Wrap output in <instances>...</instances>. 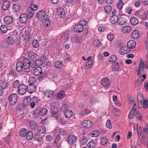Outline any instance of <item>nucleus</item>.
Returning a JSON list of instances; mask_svg holds the SVG:
<instances>
[{
  "instance_id": "nucleus-1",
  "label": "nucleus",
  "mask_w": 148,
  "mask_h": 148,
  "mask_svg": "<svg viewBox=\"0 0 148 148\" xmlns=\"http://www.w3.org/2000/svg\"><path fill=\"white\" fill-rule=\"evenodd\" d=\"M29 60L27 58H25L22 61H20L17 62L16 64V70L18 72L21 71L23 68L27 69L29 67L28 62Z\"/></svg>"
},
{
  "instance_id": "nucleus-2",
  "label": "nucleus",
  "mask_w": 148,
  "mask_h": 148,
  "mask_svg": "<svg viewBox=\"0 0 148 148\" xmlns=\"http://www.w3.org/2000/svg\"><path fill=\"white\" fill-rule=\"evenodd\" d=\"M36 80V79L33 77H30L29 80V81L31 82V83L27 87V90L30 93H32L34 92L36 89V86L34 84Z\"/></svg>"
},
{
  "instance_id": "nucleus-3",
  "label": "nucleus",
  "mask_w": 148,
  "mask_h": 148,
  "mask_svg": "<svg viewBox=\"0 0 148 148\" xmlns=\"http://www.w3.org/2000/svg\"><path fill=\"white\" fill-rule=\"evenodd\" d=\"M17 99V95L16 93H12L8 97V100L9 101L10 105L11 106L15 105Z\"/></svg>"
},
{
  "instance_id": "nucleus-4",
  "label": "nucleus",
  "mask_w": 148,
  "mask_h": 148,
  "mask_svg": "<svg viewBox=\"0 0 148 148\" xmlns=\"http://www.w3.org/2000/svg\"><path fill=\"white\" fill-rule=\"evenodd\" d=\"M27 90L26 86L24 84H20L18 87V92L20 95H23L26 92Z\"/></svg>"
},
{
  "instance_id": "nucleus-5",
  "label": "nucleus",
  "mask_w": 148,
  "mask_h": 148,
  "mask_svg": "<svg viewBox=\"0 0 148 148\" xmlns=\"http://www.w3.org/2000/svg\"><path fill=\"white\" fill-rule=\"evenodd\" d=\"M36 16L38 18L40 21L45 20L46 17L45 11L43 10H40L37 12Z\"/></svg>"
},
{
  "instance_id": "nucleus-6",
  "label": "nucleus",
  "mask_w": 148,
  "mask_h": 148,
  "mask_svg": "<svg viewBox=\"0 0 148 148\" xmlns=\"http://www.w3.org/2000/svg\"><path fill=\"white\" fill-rule=\"evenodd\" d=\"M47 110L45 108H42L38 111V113H36V112H34V116L35 117H38L39 116H44L46 114L47 112Z\"/></svg>"
},
{
  "instance_id": "nucleus-7",
  "label": "nucleus",
  "mask_w": 148,
  "mask_h": 148,
  "mask_svg": "<svg viewBox=\"0 0 148 148\" xmlns=\"http://www.w3.org/2000/svg\"><path fill=\"white\" fill-rule=\"evenodd\" d=\"M76 136L73 134H71L67 137V142L69 144L72 145L76 142Z\"/></svg>"
},
{
  "instance_id": "nucleus-8",
  "label": "nucleus",
  "mask_w": 148,
  "mask_h": 148,
  "mask_svg": "<svg viewBox=\"0 0 148 148\" xmlns=\"http://www.w3.org/2000/svg\"><path fill=\"white\" fill-rule=\"evenodd\" d=\"M92 125L91 122L89 121H84L82 124V127L86 129L90 128Z\"/></svg>"
},
{
  "instance_id": "nucleus-9",
  "label": "nucleus",
  "mask_w": 148,
  "mask_h": 148,
  "mask_svg": "<svg viewBox=\"0 0 148 148\" xmlns=\"http://www.w3.org/2000/svg\"><path fill=\"white\" fill-rule=\"evenodd\" d=\"M102 85L104 88H106L109 87L110 83L109 79L106 78H103L101 81Z\"/></svg>"
},
{
  "instance_id": "nucleus-10",
  "label": "nucleus",
  "mask_w": 148,
  "mask_h": 148,
  "mask_svg": "<svg viewBox=\"0 0 148 148\" xmlns=\"http://www.w3.org/2000/svg\"><path fill=\"white\" fill-rule=\"evenodd\" d=\"M34 73L35 75L37 76H39L42 73V71L41 67H38L34 69Z\"/></svg>"
},
{
  "instance_id": "nucleus-11",
  "label": "nucleus",
  "mask_w": 148,
  "mask_h": 148,
  "mask_svg": "<svg viewBox=\"0 0 148 148\" xmlns=\"http://www.w3.org/2000/svg\"><path fill=\"white\" fill-rule=\"evenodd\" d=\"M28 19L27 14L25 13H23L21 14L19 18L20 21L22 23H25L27 19Z\"/></svg>"
},
{
  "instance_id": "nucleus-12",
  "label": "nucleus",
  "mask_w": 148,
  "mask_h": 148,
  "mask_svg": "<svg viewBox=\"0 0 148 148\" xmlns=\"http://www.w3.org/2000/svg\"><path fill=\"white\" fill-rule=\"evenodd\" d=\"M57 14L61 18L64 17L65 12L64 9L62 8H58L57 10Z\"/></svg>"
},
{
  "instance_id": "nucleus-13",
  "label": "nucleus",
  "mask_w": 148,
  "mask_h": 148,
  "mask_svg": "<svg viewBox=\"0 0 148 148\" xmlns=\"http://www.w3.org/2000/svg\"><path fill=\"white\" fill-rule=\"evenodd\" d=\"M31 101V97L29 96L26 97L23 101L22 103L24 106L26 107L29 105Z\"/></svg>"
},
{
  "instance_id": "nucleus-14",
  "label": "nucleus",
  "mask_w": 148,
  "mask_h": 148,
  "mask_svg": "<svg viewBox=\"0 0 148 148\" xmlns=\"http://www.w3.org/2000/svg\"><path fill=\"white\" fill-rule=\"evenodd\" d=\"M8 86L7 82L4 80H1L0 81V90H3L6 88Z\"/></svg>"
},
{
  "instance_id": "nucleus-15",
  "label": "nucleus",
  "mask_w": 148,
  "mask_h": 148,
  "mask_svg": "<svg viewBox=\"0 0 148 148\" xmlns=\"http://www.w3.org/2000/svg\"><path fill=\"white\" fill-rule=\"evenodd\" d=\"M54 94L53 91L50 90H46L44 92V96L48 98L52 97Z\"/></svg>"
},
{
  "instance_id": "nucleus-16",
  "label": "nucleus",
  "mask_w": 148,
  "mask_h": 148,
  "mask_svg": "<svg viewBox=\"0 0 148 148\" xmlns=\"http://www.w3.org/2000/svg\"><path fill=\"white\" fill-rule=\"evenodd\" d=\"M3 21L7 25H9L12 23L13 18L11 16H8L4 18Z\"/></svg>"
},
{
  "instance_id": "nucleus-17",
  "label": "nucleus",
  "mask_w": 148,
  "mask_h": 148,
  "mask_svg": "<svg viewBox=\"0 0 148 148\" xmlns=\"http://www.w3.org/2000/svg\"><path fill=\"white\" fill-rule=\"evenodd\" d=\"M61 130L60 129H57L55 130L54 135L56 137V141H57L60 138V135L61 134Z\"/></svg>"
},
{
  "instance_id": "nucleus-18",
  "label": "nucleus",
  "mask_w": 148,
  "mask_h": 148,
  "mask_svg": "<svg viewBox=\"0 0 148 148\" xmlns=\"http://www.w3.org/2000/svg\"><path fill=\"white\" fill-rule=\"evenodd\" d=\"M139 32L138 30H135L131 34V37L133 38L137 39L139 37Z\"/></svg>"
},
{
  "instance_id": "nucleus-19",
  "label": "nucleus",
  "mask_w": 148,
  "mask_h": 148,
  "mask_svg": "<svg viewBox=\"0 0 148 148\" xmlns=\"http://www.w3.org/2000/svg\"><path fill=\"white\" fill-rule=\"evenodd\" d=\"M119 51L121 54H125L130 52V50L127 47L124 46L121 48Z\"/></svg>"
},
{
  "instance_id": "nucleus-20",
  "label": "nucleus",
  "mask_w": 148,
  "mask_h": 148,
  "mask_svg": "<svg viewBox=\"0 0 148 148\" xmlns=\"http://www.w3.org/2000/svg\"><path fill=\"white\" fill-rule=\"evenodd\" d=\"M84 30V27L81 25H77L74 28V31L80 33Z\"/></svg>"
},
{
  "instance_id": "nucleus-21",
  "label": "nucleus",
  "mask_w": 148,
  "mask_h": 148,
  "mask_svg": "<svg viewBox=\"0 0 148 148\" xmlns=\"http://www.w3.org/2000/svg\"><path fill=\"white\" fill-rule=\"evenodd\" d=\"M136 42L133 40H130L128 42L127 46L129 49H133L136 46Z\"/></svg>"
},
{
  "instance_id": "nucleus-22",
  "label": "nucleus",
  "mask_w": 148,
  "mask_h": 148,
  "mask_svg": "<svg viewBox=\"0 0 148 148\" xmlns=\"http://www.w3.org/2000/svg\"><path fill=\"white\" fill-rule=\"evenodd\" d=\"M132 30V27L130 26H125L122 29V31L123 33H127L130 32Z\"/></svg>"
},
{
  "instance_id": "nucleus-23",
  "label": "nucleus",
  "mask_w": 148,
  "mask_h": 148,
  "mask_svg": "<svg viewBox=\"0 0 148 148\" xmlns=\"http://www.w3.org/2000/svg\"><path fill=\"white\" fill-rule=\"evenodd\" d=\"M73 114V113L72 111L69 110H65L64 112V116L65 117L68 119L71 118Z\"/></svg>"
},
{
  "instance_id": "nucleus-24",
  "label": "nucleus",
  "mask_w": 148,
  "mask_h": 148,
  "mask_svg": "<svg viewBox=\"0 0 148 148\" xmlns=\"http://www.w3.org/2000/svg\"><path fill=\"white\" fill-rule=\"evenodd\" d=\"M118 16L116 15H114L111 16L110 21L111 23L113 24H116L118 20Z\"/></svg>"
},
{
  "instance_id": "nucleus-25",
  "label": "nucleus",
  "mask_w": 148,
  "mask_h": 148,
  "mask_svg": "<svg viewBox=\"0 0 148 148\" xmlns=\"http://www.w3.org/2000/svg\"><path fill=\"white\" fill-rule=\"evenodd\" d=\"M10 6V2L9 1H6L3 3L2 7V9L3 10H7Z\"/></svg>"
},
{
  "instance_id": "nucleus-26",
  "label": "nucleus",
  "mask_w": 148,
  "mask_h": 148,
  "mask_svg": "<svg viewBox=\"0 0 148 148\" xmlns=\"http://www.w3.org/2000/svg\"><path fill=\"white\" fill-rule=\"evenodd\" d=\"M54 66L58 69H61L63 66L62 62L59 61H56L54 63Z\"/></svg>"
},
{
  "instance_id": "nucleus-27",
  "label": "nucleus",
  "mask_w": 148,
  "mask_h": 148,
  "mask_svg": "<svg viewBox=\"0 0 148 148\" xmlns=\"http://www.w3.org/2000/svg\"><path fill=\"white\" fill-rule=\"evenodd\" d=\"M38 8V6L37 5L31 4L28 7L27 9L28 11L31 10V11H34L36 10Z\"/></svg>"
},
{
  "instance_id": "nucleus-28",
  "label": "nucleus",
  "mask_w": 148,
  "mask_h": 148,
  "mask_svg": "<svg viewBox=\"0 0 148 148\" xmlns=\"http://www.w3.org/2000/svg\"><path fill=\"white\" fill-rule=\"evenodd\" d=\"M27 132V130L25 128H23L21 129L20 131V136L22 137H25L26 135Z\"/></svg>"
},
{
  "instance_id": "nucleus-29",
  "label": "nucleus",
  "mask_w": 148,
  "mask_h": 148,
  "mask_svg": "<svg viewBox=\"0 0 148 148\" xmlns=\"http://www.w3.org/2000/svg\"><path fill=\"white\" fill-rule=\"evenodd\" d=\"M57 98L60 99H62L65 96L64 91L63 90L60 91L57 94Z\"/></svg>"
},
{
  "instance_id": "nucleus-30",
  "label": "nucleus",
  "mask_w": 148,
  "mask_h": 148,
  "mask_svg": "<svg viewBox=\"0 0 148 148\" xmlns=\"http://www.w3.org/2000/svg\"><path fill=\"white\" fill-rule=\"evenodd\" d=\"M29 127L32 130L35 129L37 127L36 122L33 121H31L29 123Z\"/></svg>"
},
{
  "instance_id": "nucleus-31",
  "label": "nucleus",
  "mask_w": 148,
  "mask_h": 148,
  "mask_svg": "<svg viewBox=\"0 0 148 148\" xmlns=\"http://www.w3.org/2000/svg\"><path fill=\"white\" fill-rule=\"evenodd\" d=\"M27 134L26 138L28 140H31L33 137V134L31 131H29L28 132H27Z\"/></svg>"
},
{
  "instance_id": "nucleus-32",
  "label": "nucleus",
  "mask_w": 148,
  "mask_h": 148,
  "mask_svg": "<svg viewBox=\"0 0 148 148\" xmlns=\"http://www.w3.org/2000/svg\"><path fill=\"white\" fill-rule=\"evenodd\" d=\"M130 22L132 24L135 25L138 23V20L136 18L132 17L130 18Z\"/></svg>"
},
{
  "instance_id": "nucleus-33",
  "label": "nucleus",
  "mask_w": 148,
  "mask_h": 148,
  "mask_svg": "<svg viewBox=\"0 0 148 148\" xmlns=\"http://www.w3.org/2000/svg\"><path fill=\"white\" fill-rule=\"evenodd\" d=\"M117 58L115 55H111L108 60L109 62L111 63H113L116 60Z\"/></svg>"
},
{
  "instance_id": "nucleus-34",
  "label": "nucleus",
  "mask_w": 148,
  "mask_h": 148,
  "mask_svg": "<svg viewBox=\"0 0 148 148\" xmlns=\"http://www.w3.org/2000/svg\"><path fill=\"white\" fill-rule=\"evenodd\" d=\"M138 104L140 108L144 107L145 108H147L148 107V100L147 99H145L144 101L143 105H141V106L140 105L139 103H138Z\"/></svg>"
},
{
  "instance_id": "nucleus-35",
  "label": "nucleus",
  "mask_w": 148,
  "mask_h": 148,
  "mask_svg": "<svg viewBox=\"0 0 148 148\" xmlns=\"http://www.w3.org/2000/svg\"><path fill=\"white\" fill-rule=\"evenodd\" d=\"M93 44L95 47H98L101 45V42L98 39H95L93 42Z\"/></svg>"
},
{
  "instance_id": "nucleus-36",
  "label": "nucleus",
  "mask_w": 148,
  "mask_h": 148,
  "mask_svg": "<svg viewBox=\"0 0 148 148\" xmlns=\"http://www.w3.org/2000/svg\"><path fill=\"white\" fill-rule=\"evenodd\" d=\"M46 128L44 126H42L38 128V131L39 134H43L46 131Z\"/></svg>"
},
{
  "instance_id": "nucleus-37",
  "label": "nucleus",
  "mask_w": 148,
  "mask_h": 148,
  "mask_svg": "<svg viewBox=\"0 0 148 148\" xmlns=\"http://www.w3.org/2000/svg\"><path fill=\"white\" fill-rule=\"evenodd\" d=\"M134 115L136 116L137 119L139 120L142 121L143 119V116L141 115L139 112L138 111L136 112Z\"/></svg>"
},
{
  "instance_id": "nucleus-38",
  "label": "nucleus",
  "mask_w": 148,
  "mask_h": 148,
  "mask_svg": "<svg viewBox=\"0 0 148 148\" xmlns=\"http://www.w3.org/2000/svg\"><path fill=\"white\" fill-rule=\"evenodd\" d=\"M117 22L119 25H122L124 24L125 23V21L123 18L121 17L119 19H118Z\"/></svg>"
},
{
  "instance_id": "nucleus-39",
  "label": "nucleus",
  "mask_w": 148,
  "mask_h": 148,
  "mask_svg": "<svg viewBox=\"0 0 148 148\" xmlns=\"http://www.w3.org/2000/svg\"><path fill=\"white\" fill-rule=\"evenodd\" d=\"M93 64V61H87L86 63V69H89L91 67Z\"/></svg>"
},
{
  "instance_id": "nucleus-40",
  "label": "nucleus",
  "mask_w": 148,
  "mask_h": 148,
  "mask_svg": "<svg viewBox=\"0 0 148 148\" xmlns=\"http://www.w3.org/2000/svg\"><path fill=\"white\" fill-rule=\"evenodd\" d=\"M96 146V144L93 141H90L87 144V146L88 148H94Z\"/></svg>"
},
{
  "instance_id": "nucleus-41",
  "label": "nucleus",
  "mask_w": 148,
  "mask_h": 148,
  "mask_svg": "<svg viewBox=\"0 0 148 148\" xmlns=\"http://www.w3.org/2000/svg\"><path fill=\"white\" fill-rule=\"evenodd\" d=\"M7 42L9 45H12L14 43V39L12 37L9 36L8 37Z\"/></svg>"
},
{
  "instance_id": "nucleus-42",
  "label": "nucleus",
  "mask_w": 148,
  "mask_h": 148,
  "mask_svg": "<svg viewBox=\"0 0 148 148\" xmlns=\"http://www.w3.org/2000/svg\"><path fill=\"white\" fill-rule=\"evenodd\" d=\"M13 9L16 12H18L19 11L21 8L20 5L18 4H15L13 5Z\"/></svg>"
},
{
  "instance_id": "nucleus-43",
  "label": "nucleus",
  "mask_w": 148,
  "mask_h": 148,
  "mask_svg": "<svg viewBox=\"0 0 148 148\" xmlns=\"http://www.w3.org/2000/svg\"><path fill=\"white\" fill-rule=\"evenodd\" d=\"M1 31L3 33H5L8 30L7 28L4 25H2L0 27Z\"/></svg>"
},
{
  "instance_id": "nucleus-44",
  "label": "nucleus",
  "mask_w": 148,
  "mask_h": 148,
  "mask_svg": "<svg viewBox=\"0 0 148 148\" xmlns=\"http://www.w3.org/2000/svg\"><path fill=\"white\" fill-rule=\"evenodd\" d=\"M112 9L111 6L110 5H106L105 7V10L108 14H109L110 13Z\"/></svg>"
},
{
  "instance_id": "nucleus-45",
  "label": "nucleus",
  "mask_w": 148,
  "mask_h": 148,
  "mask_svg": "<svg viewBox=\"0 0 148 148\" xmlns=\"http://www.w3.org/2000/svg\"><path fill=\"white\" fill-rule=\"evenodd\" d=\"M44 25L46 27H48L50 25V21L48 18H46L45 21L44 23Z\"/></svg>"
},
{
  "instance_id": "nucleus-46",
  "label": "nucleus",
  "mask_w": 148,
  "mask_h": 148,
  "mask_svg": "<svg viewBox=\"0 0 148 148\" xmlns=\"http://www.w3.org/2000/svg\"><path fill=\"white\" fill-rule=\"evenodd\" d=\"M123 5V3L122 0H119L117 4V8L119 10L121 9Z\"/></svg>"
},
{
  "instance_id": "nucleus-47",
  "label": "nucleus",
  "mask_w": 148,
  "mask_h": 148,
  "mask_svg": "<svg viewBox=\"0 0 148 148\" xmlns=\"http://www.w3.org/2000/svg\"><path fill=\"white\" fill-rule=\"evenodd\" d=\"M107 142V140L106 138L105 137H103L101 139L100 144L102 145H103L106 144Z\"/></svg>"
},
{
  "instance_id": "nucleus-48",
  "label": "nucleus",
  "mask_w": 148,
  "mask_h": 148,
  "mask_svg": "<svg viewBox=\"0 0 148 148\" xmlns=\"http://www.w3.org/2000/svg\"><path fill=\"white\" fill-rule=\"evenodd\" d=\"M90 110L88 109H86L81 112L80 114L82 116H84L88 114Z\"/></svg>"
},
{
  "instance_id": "nucleus-49",
  "label": "nucleus",
  "mask_w": 148,
  "mask_h": 148,
  "mask_svg": "<svg viewBox=\"0 0 148 148\" xmlns=\"http://www.w3.org/2000/svg\"><path fill=\"white\" fill-rule=\"evenodd\" d=\"M32 44L34 48H37L39 46L38 41L36 40H33Z\"/></svg>"
},
{
  "instance_id": "nucleus-50",
  "label": "nucleus",
  "mask_w": 148,
  "mask_h": 148,
  "mask_svg": "<svg viewBox=\"0 0 148 148\" xmlns=\"http://www.w3.org/2000/svg\"><path fill=\"white\" fill-rule=\"evenodd\" d=\"M28 12L26 14L28 18H30L32 17L35 14V12H33L34 11H31V10L30 11L28 10Z\"/></svg>"
},
{
  "instance_id": "nucleus-51",
  "label": "nucleus",
  "mask_w": 148,
  "mask_h": 148,
  "mask_svg": "<svg viewBox=\"0 0 148 148\" xmlns=\"http://www.w3.org/2000/svg\"><path fill=\"white\" fill-rule=\"evenodd\" d=\"M81 143L82 145H84L87 141V138L86 136L82 137L81 138Z\"/></svg>"
},
{
  "instance_id": "nucleus-52",
  "label": "nucleus",
  "mask_w": 148,
  "mask_h": 148,
  "mask_svg": "<svg viewBox=\"0 0 148 148\" xmlns=\"http://www.w3.org/2000/svg\"><path fill=\"white\" fill-rule=\"evenodd\" d=\"M28 63L29 65V66H30L32 68H35L37 66L36 62L34 60H32L29 63V62Z\"/></svg>"
},
{
  "instance_id": "nucleus-53",
  "label": "nucleus",
  "mask_w": 148,
  "mask_h": 148,
  "mask_svg": "<svg viewBox=\"0 0 148 148\" xmlns=\"http://www.w3.org/2000/svg\"><path fill=\"white\" fill-rule=\"evenodd\" d=\"M34 138L36 140L39 141L41 140L42 136H41L38 133L34 135Z\"/></svg>"
},
{
  "instance_id": "nucleus-54",
  "label": "nucleus",
  "mask_w": 148,
  "mask_h": 148,
  "mask_svg": "<svg viewBox=\"0 0 148 148\" xmlns=\"http://www.w3.org/2000/svg\"><path fill=\"white\" fill-rule=\"evenodd\" d=\"M119 67V66L118 63L115 62L113 66L112 69L114 71H117Z\"/></svg>"
},
{
  "instance_id": "nucleus-55",
  "label": "nucleus",
  "mask_w": 148,
  "mask_h": 148,
  "mask_svg": "<svg viewBox=\"0 0 148 148\" xmlns=\"http://www.w3.org/2000/svg\"><path fill=\"white\" fill-rule=\"evenodd\" d=\"M32 49V47L30 46H28L27 47H26L25 48V49L24 50V52L25 53V54H28L30 52L31 49Z\"/></svg>"
},
{
  "instance_id": "nucleus-56",
  "label": "nucleus",
  "mask_w": 148,
  "mask_h": 148,
  "mask_svg": "<svg viewBox=\"0 0 148 148\" xmlns=\"http://www.w3.org/2000/svg\"><path fill=\"white\" fill-rule=\"evenodd\" d=\"M99 134V133L97 131H93L92 132L91 136L92 137H97Z\"/></svg>"
},
{
  "instance_id": "nucleus-57",
  "label": "nucleus",
  "mask_w": 148,
  "mask_h": 148,
  "mask_svg": "<svg viewBox=\"0 0 148 148\" xmlns=\"http://www.w3.org/2000/svg\"><path fill=\"white\" fill-rule=\"evenodd\" d=\"M145 68V64L143 62H140L138 66V69H143Z\"/></svg>"
},
{
  "instance_id": "nucleus-58",
  "label": "nucleus",
  "mask_w": 148,
  "mask_h": 148,
  "mask_svg": "<svg viewBox=\"0 0 148 148\" xmlns=\"http://www.w3.org/2000/svg\"><path fill=\"white\" fill-rule=\"evenodd\" d=\"M52 116L57 118L58 117V110H53V111L52 112Z\"/></svg>"
},
{
  "instance_id": "nucleus-59",
  "label": "nucleus",
  "mask_w": 148,
  "mask_h": 148,
  "mask_svg": "<svg viewBox=\"0 0 148 148\" xmlns=\"http://www.w3.org/2000/svg\"><path fill=\"white\" fill-rule=\"evenodd\" d=\"M27 54L28 55L29 58L32 59H33L34 58L35 56L34 53L32 51L29 53Z\"/></svg>"
},
{
  "instance_id": "nucleus-60",
  "label": "nucleus",
  "mask_w": 148,
  "mask_h": 148,
  "mask_svg": "<svg viewBox=\"0 0 148 148\" xmlns=\"http://www.w3.org/2000/svg\"><path fill=\"white\" fill-rule=\"evenodd\" d=\"M37 66H40L42 64V61L39 59L35 61Z\"/></svg>"
},
{
  "instance_id": "nucleus-61",
  "label": "nucleus",
  "mask_w": 148,
  "mask_h": 148,
  "mask_svg": "<svg viewBox=\"0 0 148 148\" xmlns=\"http://www.w3.org/2000/svg\"><path fill=\"white\" fill-rule=\"evenodd\" d=\"M106 126L107 127L110 129L112 128V126L111 124L110 121V120H108L106 122Z\"/></svg>"
},
{
  "instance_id": "nucleus-62",
  "label": "nucleus",
  "mask_w": 148,
  "mask_h": 148,
  "mask_svg": "<svg viewBox=\"0 0 148 148\" xmlns=\"http://www.w3.org/2000/svg\"><path fill=\"white\" fill-rule=\"evenodd\" d=\"M18 109L20 110H23L24 108L25 107L22 103H21L18 105Z\"/></svg>"
},
{
  "instance_id": "nucleus-63",
  "label": "nucleus",
  "mask_w": 148,
  "mask_h": 148,
  "mask_svg": "<svg viewBox=\"0 0 148 148\" xmlns=\"http://www.w3.org/2000/svg\"><path fill=\"white\" fill-rule=\"evenodd\" d=\"M38 98L36 97H34L32 98V99L31 101H32L35 103H37L38 102Z\"/></svg>"
},
{
  "instance_id": "nucleus-64",
  "label": "nucleus",
  "mask_w": 148,
  "mask_h": 148,
  "mask_svg": "<svg viewBox=\"0 0 148 148\" xmlns=\"http://www.w3.org/2000/svg\"><path fill=\"white\" fill-rule=\"evenodd\" d=\"M107 37L109 41H112L114 38V36L112 34H109L107 35Z\"/></svg>"
}]
</instances>
